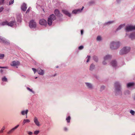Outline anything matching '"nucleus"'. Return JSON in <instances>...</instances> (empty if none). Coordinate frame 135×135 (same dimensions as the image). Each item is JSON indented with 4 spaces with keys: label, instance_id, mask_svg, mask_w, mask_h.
<instances>
[{
    "label": "nucleus",
    "instance_id": "f257e3e1",
    "mask_svg": "<svg viewBox=\"0 0 135 135\" xmlns=\"http://www.w3.org/2000/svg\"><path fill=\"white\" fill-rule=\"evenodd\" d=\"M1 25L3 26L8 25L13 27H15L16 26V23L15 21H11L8 23L7 21H5L2 22L1 23Z\"/></svg>",
    "mask_w": 135,
    "mask_h": 135
},
{
    "label": "nucleus",
    "instance_id": "f03ea898",
    "mask_svg": "<svg viewBox=\"0 0 135 135\" xmlns=\"http://www.w3.org/2000/svg\"><path fill=\"white\" fill-rule=\"evenodd\" d=\"M55 16L54 15L52 14L51 15H50L48 19V25L49 26L51 25H52V22L54 20H55Z\"/></svg>",
    "mask_w": 135,
    "mask_h": 135
},
{
    "label": "nucleus",
    "instance_id": "7ed1b4c3",
    "mask_svg": "<svg viewBox=\"0 0 135 135\" xmlns=\"http://www.w3.org/2000/svg\"><path fill=\"white\" fill-rule=\"evenodd\" d=\"M133 30H135V26L129 25L127 26L126 28V35H128V32Z\"/></svg>",
    "mask_w": 135,
    "mask_h": 135
},
{
    "label": "nucleus",
    "instance_id": "20e7f679",
    "mask_svg": "<svg viewBox=\"0 0 135 135\" xmlns=\"http://www.w3.org/2000/svg\"><path fill=\"white\" fill-rule=\"evenodd\" d=\"M130 50V47H124L120 51V54L121 55L126 54L129 52Z\"/></svg>",
    "mask_w": 135,
    "mask_h": 135
},
{
    "label": "nucleus",
    "instance_id": "39448f33",
    "mask_svg": "<svg viewBox=\"0 0 135 135\" xmlns=\"http://www.w3.org/2000/svg\"><path fill=\"white\" fill-rule=\"evenodd\" d=\"M119 42H112L110 45V47L112 49H116L119 46Z\"/></svg>",
    "mask_w": 135,
    "mask_h": 135
},
{
    "label": "nucleus",
    "instance_id": "423d86ee",
    "mask_svg": "<svg viewBox=\"0 0 135 135\" xmlns=\"http://www.w3.org/2000/svg\"><path fill=\"white\" fill-rule=\"evenodd\" d=\"M36 25V22L33 20H31L29 22V26L31 28H35Z\"/></svg>",
    "mask_w": 135,
    "mask_h": 135
},
{
    "label": "nucleus",
    "instance_id": "0eeeda50",
    "mask_svg": "<svg viewBox=\"0 0 135 135\" xmlns=\"http://www.w3.org/2000/svg\"><path fill=\"white\" fill-rule=\"evenodd\" d=\"M116 88V91L117 93L120 92V85L118 82H117L115 84Z\"/></svg>",
    "mask_w": 135,
    "mask_h": 135
},
{
    "label": "nucleus",
    "instance_id": "6e6552de",
    "mask_svg": "<svg viewBox=\"0 0 135 135\" xmlns=\"http://www.w3.org/2000/svg\"><path fill=\"white\" fill-rule=\"evenodd\" d=\"M20 65V62L18 61H13L11 63V65L12 66H16L17 67V66Z\"/></svg>",
    "mask_w": 135,
    "mask_h": 135
},
{
    "label": "nucleus",
    "instance_id": "1a4fd4ad",
    "mask_svg": "<svg viewBox=\"0 0 135 135\" xmlns=\"http://www.w3.org/2000/svg\"><path fill=\"white\" fill-rule=\"evenodd\" d=\"M40 23L41 25H46L47 24V21L44 19H42L40 21Z\"/></svg>",
    "mask_w": 135,
    "mask_h": 135
},
{
    "label": "nucleus",
    "instance_id": "9d476101",
    "mask_svg": "<svg viewBox=\"0 0 135 135\" xmlns=\"http://www.w3.org/2000/svg\"><path fill=\"white\" fill-rule=\"evenodd\" d=\"M34 122L35 124L37 126H40V122H39L38 118L35 117L34 119Z\"/></svg>",
    "mask_w": 135,
    "mask_h": 135
},
{
    "label": "nucleus",
    "instance_id": "9b49d317",
    "mask_svg": "<svg viewBox=\"0 0 135 135\" xmlns=\"http://www.w3.org/2000/svg\"><path fill=\"white\" fill-rule=\"evenodd\" d=\"M0 42H1L4 43L5 44H8L9 43V42L7 41V40L5 39V38H2L0 36Z\"/></svg>",
    "mask_w": 135,
    "mask_h": 135
},
{
    "label": "nucleus",
    "instance_id": "f8f14e48",
    "mask_svg": "<svg viewBox=\"0 0 135 135\" xmlns=\"http://www.w3.org/2000/svg\"><path fill=\"white\" fill-rule=\"evenodd\" d=\"M111 57V56L109 55H107L105 56L104 58V61H103V64H106V63L105 62V61L107 60L108 59L110 58Z\"/></svg>",
    "mask_w": 135,
    "mask_h": 135
},
{
    "label": "nucleus",
    "instance_id": "ddd939ff",
    "mask_svg": "<svg viewBox=\"0 0 135 135\" xmlns=\"http://www.w3.org/2000/svg\"><path fill=\"white\" fill-rule=\"evenodd\" d=\"M84 8V7H83L82 9H78L77 10H75L73 11V13L76 14L80 12L83 10Z\"/></svg>",
    "mask_w": 135,
    "mask_h": 135
},
{
    "label": "nucleus",
    "instance_id": "4468645a",
    "mask_svg": "<svg viewBox=\"0 0 135 135\" xmlns=\"http://www.w3.org/2000/svg\"><path fill=\"white\" fill-rule=\"evenodd\" d=\"M19 126V125H18L16 126H15L14 128H13L10 130L9 131H8V134H10L13 132Z\"/></svg>",
    "mask_w": 135,
    "mask_h": 135
},
{
    "label": "nucleus",
    "instance_id": "2eb2a0df",
    "mask_svg": "<svg viewBox=\"0 0 135 135\" xmlns=\"http://www.w3.org/2000/svg\"><path fill=\"white\" fill-rule=\"evenodd\" d=\"M54 13L55 15L59 17L62 16V15L60 14L59 11L58 9H56L55 10Z\"/></svg>",
    "mask_w": 135,
    "mask_h": 135
},
{
    "label": "nucleus",
    "instance_id": "dca6fc26",
    "mask_svg": "<svg viewBox=\"0 0 135 135\" xmlns=\"http://www.w3.org/2000/svg\"><path fill=\"white\" fill-rule=\"evenodd\" d=\"M26 5L25 3L23 4L21 6V9L23 11H25L27 9Z\"/></svg>",
    "mask_w": 135,
    "mask_h": 135
},
{
    "label": "nucleus",
    "instance_id": "f3484780",
    "mask_svg": "<svg viewBox=\"0 0 135 135\" xmlns=\"http://www.w3.org/2000/svg\"><path fill=\"white\" fill-rule=\"evenodd\" d=\"M37 71L38 73L41 75H43L44 74L43 71L40 68H38L37 69Z\"/></svg>",
    "mask_w": 135,
    "mask_h": 135
},
{
    "label": "nucleus",
    "instance_id": "a211bd4d",
    "mask_svg": "<svg viewBox=\"0 0 135 135\" xmlns=\"http://www.w3.org/2000/svg\"><path fill=\"white\" fill-rule=\"evenodd\" d=\"M111 64L113 67H115L117 64L116 61L115 60H113L111 62Z\"/></svg>",
    "mask_w": 135,
    "mask_h": 135
},
{
    "label": "nucleus",
    "instance_id": "6ab92c4d",
    "mask_svg": "<svg viewBox=\"0 0 135 135\" xmlns=\"http://www.w3.org/2000/svg\"><path fill=\"white\" fill-rule=\"evenodd\" d=\"M62 12L64 14L70 17V14L67 11L65 10H62Z\"/></svg>",
    "mask_w": 135,
    "mask_h": 135
},
{
    "label": "nucleus",
    "instance_id": "aec40b11",
    "mask_svg": "<svg viewBox=\"0 0 135 135\" xmlns=\"http://www.w3.org/2000/svg\"><path fill=\"white\" fill-rule=\"evenodd\" d=\"M129 37L132 39L135 38V33L131 34L129 35Z\"/></svg>",
    "mask_w": 135,
    "mask_h": 135
},
{
    "label": "nucleus",
    "instance_id": "412c9836",
    "mask_svg": "<svg viewBox=\"0 0 135 135\" xmlns=\"http://www.w3.org/2000/svg\"><path fill=\"white\" fill-rule=\"evenodd\" d=\"M30 122L29 120L28 119H24L23 121V124H24L26 123H29Z\"/></svg>",
    "mask_w": 135,
    "mask_h": 135
},
{
    "label": "nucleus",
    "instance_id": "4be33fe9",
    "mask_svg": "<svg viewBox=\"0 0 135 135\" xmlns=\"http://www.w3.org/2000/svg\"><path fill=\"white\" fill-rule=\"evenodd\" d=\"M28 111V110H26V111H22L21 112V114L22 115H24L25 114H27Z\"/></svg>",
    "mask_w": 135,
    "mask_h": 135
},
{
    "label": "nucleus",
    "instance_id": "5701e85b",
    "mask_svg": "<svg viewBox=\"0 0 135 135\" xmlns=\"http://www.w3.org/2000/svg\"><path fill=\"white\" fill-rule=\"evenodd\" d=\"M134 85V83H129L127 84V87H129L131 86H132Z\"/></svg>",
    "mask_w": 135,
    "mask_h": 135
},
{
    "label": "nucleus",
    "instance_id": "b1692460",
    "mask_svg": "<svg viewBox=\"0 0 135 135\" xmlns=\"http://www.w3.org/2000/svg\"><path fill=\"white\" fill-rule=\"evenodd\" d=\"M86 85L89 88H91L92 87V85L89 83H86Z\"/></svg>",
    "mask_w": 135,
    "mask_h": 135
},
{
    "label": "nucleus",
    "instance_id": "393cba45",
    "mask_svg": "<svg viewBox=\"0 0 135 135\" xmlns=\"http://www.w3.org/2000/svg\"><path fill=\"white\" fill-rule=\"evenodd\" d=\"M5 127L4 126H3L1 129L0 131V133H3L4 130L5 129Z\"/></svg>",
    "mask_w": 135,
    "mask_h": 135
},
{
    "label": "nucleus",
    "instance_id": "a878e982",
    "mask_svg": "<svg viewBox=\"0 0 135 135\" xmlns=\"http://www.w3.org/2000/svg\"><path fill=\"white\" fill-rule=\"evenodd\" d=\"M94 65L93 64H91L90 65V69L91 70H92L93 69H94Z\"/></svg>",
    "mask_w": 135,
    "mask_h": 135
},
{
    "label": "nucleus",
    "instance_id": "bb28decb",
    "mask_svg": "<svg viewBox=\"0 0 135 135\" xmlns=\"http://www.w3.org/2000/svg\"><path fill=\"white\" fill-rule=\"evenodd\" d=\"M2 80L3 81H7V79L5 77H4L2 78Z\"/></svg>",
    "mask_w": 135,
    "mask_h": 135
},
{
    "label": "nucleus",
    "instance_id": "cd10ccee",
    "mask_svg": "<svg viewBox=\"0 0 135 135\" xmlns=\"http://www.w3.org/2000/svg\"><path fill=\"white\" fill-rule=\"evenodd\" d=\"M125 26V25L124 24H123V25H120L119 27H118V28H117V30H120L121 29V28L123 26Z\"/></svg>",
    "mask_w": 135,
    "mask_h": 135
},
{
    "label": "nucleus",
    "instance_id": "c85d7f7f",
    "mask_svg": "<svg viewBox=\"0 0 135 135\" xmlns=\"http://www.w3.org/2000/svg\"><path fill=\"white\" fill-rule=\"evenodd\" d=\"M4 57V54H0V59H2Z\"/></svg>",
    "mask_w": 135,
    "mask_h": 135
},
{
    "label": "nucleus",
    "instance_id": "c756f323",
    "mask_svg": "<svg viewBox=\"0 0 135 135\" xmlns=\"http://www.w3.org/2000/svg\"><path fill=\"white\" fill-rule=\"evenodd\" d=\"M70 116H69L66 118V120L69 123L70 122Z\"/></svg>",
    "mask_w": 135,
    "mask_h": 135
},
{
    "label": "nucleus",
    "instance_id": "7c9ffc66",
    "mask_svg": "<svg viewBox=\"0 0 135 135\" xmlns=\"http://www.w3.org/2000/svg\"><path fill=\"white\" fill-rule=\"evenodd\" d=\"M40 132V131H36L34 132V134L35 135L37 134Z\"/></svg>",
    "mask_w": 135,
    "mask_h": 135
},
{
    "label": "nucleus",
    "instance_id": "2f4dec72",
    "mask_svg": "<svg viewBox=\"0 0 135 135\" xmlns=\"http://www.w3.org/2000/svg\"><path fill=\"white\" fill-rule=\"evenodd\" d=\"M90 56H88L87 58H86V59H87L86 62H88L89 61V60L90 59Z\"/></svg>",
    "mask_w": 135,
    "mask_h": 135
},
{
    "label": "nucleus",
    "instance_id": "473e14b6",
    "mask_svg": "<svg viewBox=\"0 0 135 135\" xmlns=\"http://www.w3.org/2000/svg\"><path fill=\"white\" fill-rule=\"evenodd\" d=\"M101 39V37L99 36H98L97 38V40L98 41H100Z\"/></svg>",
    "mask_w": 135,
    "mask_h": 135
},
{
    "label": "nucleus",
    "instance_id": "72a5a7b5",
    "mask_svg": "<svg viewBox=\"0 0 135 135\" xmlns=\"http://www.w3.org/2000/svg\"><path fill=\"white\" fill-rule=\"evenodd\" d=\"M14 0H10V1L9 2V4H11L13 3L14 2Z\"/></svg>",
    "mask_w": 135,
    "mask_h": 135
},
{
    "label": "nucleus",
    "instance_id": "f704fd0d",
    "mask_svg": "<svg viewBox=\"0 0 135 135\" xmlns=\"http://www.w3.org/2000/svg\"><path fill=\"white\" fill-rule=\"evenodd\" d=\"M93 59H94V60L96 61H97L98 60V59H97V57L96 56L94 57Z\"/></svg>",
    "mask_w": 135,
    "mask_h": 135
},
{
    "label": "nucleus",
    "instance_id": "c9c22d12",
    "mask_svg": "<svg viewBox=\"0 0 135 135\" xmlns=\"http://www.w3.org/2000/svg\"><path fill=\"white\" fill-rule=\"evenodd\" d=\"M27 133L29 135H32L33 134V133L31 132L28 131Z\"/></svg>",
    "mask_w": 135,
    "mask_h": 135
},
{
    "label": "nucleus",
    "instance_id": "e433bc0d",
    "mask_svg": "<svg viewBox=\"0 0 135 135\" xmlns=\"http://www.w3.org/2000/svg\"><path fill=\"white\" fill-rule=\"evenodd\" d=\"M130 112L132 115H133L134 114V112L132 110H131Z\"/></svg>",
    "mask_w": 135,
    "mask_h": 135
},
{
    "label": "nucleus",
    "instance_id": "4c0bfd02",
    "mask_svg": "<svg viewBox=\"0 0 135 135\" xmlns=\"http://www.w3.org/2000/svg\"><path fill=\"white\" fill-rule=\"evenodd\" d=\"M83 48V46H79V50H81Z\"/></svg>",
    "mask_w": 135,
    "mask_h": 135
},
{
    "label": "nucleus",
    "instance_id": "58836bf2",
    "mask_svg": "<svg viewBox=\"0 0 135 135\" xmlns=\"http://www.w3.org/2000/svg\"><path fill=\"white\" fill-rule=\"evenodd\" d=\"M27 89L28 90H29V91H30L31 92H33V91H32V90L31 89H30V88H29L27 87Z\"/></svg>",
    "mask_w": 135,
    "mask_h": 135
},
{
    "label": "nucleus",
    "instance_id": "ea45409f",
    "mask_svg": "<svg viewBox=\"0 0 135 135\" xmlns=\"http://www.w3.org/2000/svg\"><path fill=\"white\" fill-rule=\"evenodd\" d=\"M32 70H33V72H34V73H36V70L35 69L33 68H32Z\"/></svg>",
    "mask_w": 135,
    "mask_h": 135
},
{
    "label": "nucleus",
    "instance_id": "a19ab883",
    "mask_svg": "<svg viewBox=\"0 0 135 135\" xmlns=\"http://www.w3.org/2000/svg\"><path fill=\"white\" fill-rule=\"evenodd\" d=\"M30 7H29L27 10V11H26V13H28L29 11H30Z\"/></svg>",
    "mask_w": 135,
    "mask_h": 135
},
{
    "label": "nucleus",
    "instance_id": "79ce46f5",
    "mask_svg": "<svg viewBox=\"0 0 135 135\" xmlns=\"http://www.w3.org/2000/svg\"><path fill=\"white\" fill-rule=\"evenodd\" d=\"M3 9V7H1L0 8V12H1Z\"/></svg>",
    "mask_w": 135,
    "mask_h": 135
},
{
    "label": "nucleus",
    "instance_id": "37998d69",
    "mask_svg": "<svg viewBox=\"0 0 135 135\" xmlns=\"http://www.w3.org/2000/svg\"><path fill=\"white\" fill-rule=\"evenodd\" d=\"M4 0H1V2H0V4H2L3 3V2Z\"/></svg>",
    "mask_w": 135,
    "mask_h": 135
},
{
    "label": "nucleus",
    "instance_id": "c03bdc74",
    "mask_svg": "<svg viewBox=\"0 0 135 135\" xmlns=\"http://www.w3.org/2000/svg\"><path fill=\"white\" fill-rule=\"evenodd\" d=\"M18 21L19 22H20L21 21V18L20 17L19 18V19H18Z\"/></svg>",
    "mask_w": 135,
    "mask_h": 135
},
{
    "label": "nucleus",
    "instance_id": "a18cd8bd",
    "mask_svg": "<svg viewBox=\"0 0 135 135\" xmlns=\"http://www.w3.org/2000/svg\"><path fill=\"white\" fill-rule=\"evenodd\" d=\"M113 22L112 21H110L109 22H108L107 23V24H108V23H112Z\"/></svg>",
    "mask_w": 135,
    "mask_h": 135
},
{
    "label": "nucleus",
    "instance_id": "49530a36",
    "mask_svg": "<svg viewBox=\"0 0 135 135\" xmlns=\"http://www.w3.org/2000/svg\"><path fill=\"white\" fill-rule=\"evenodd\" d=\"M81 35H82L83 33V30H81Z\"/></svg>",
    "mask_w": 135,
    "mask_h": 135
},
{
    "label": "nucleus",
    "instance_id": "de8ad7c7",
    "mask_svg": "<svg viewBox=\"0 0 135 135\" xmlns=\"http://www.w3.org/2000/svg\"><path fill=\"white\" fill-rule=\"evenodd\" d=\"M0 68H7V67H0Z\"/></svg>",
    "mask_w": 135,
    "mask_h": 135
},
{
    "label": "nucleus",
    "instance_id": "09e8293b",
    "mask_svg": "<svg viewBox=\"0 0 135 135\" xmlns=\"http://www.w3.org/2000/svg\"><path fill=\"white\" fill-rule=\"evenodd\" d=\"M67 128H66L65 127V128H64V130L65 131H67Z\"/></svg>",
    "mask_w": 135,
    "mask_h": 135
},
{
    "label": "nucleus",
    "instance_id": "8fccbe9b",
    "mask_svg": "<svg viewBox=\"0 0 135 135\" xmlns=\"http://www.w3.org/2000/svg\"><path fill=\"white\" fill-rule=\"evenodd\" d=\"M1 71V73H2V71H3L2 70H1V71Z\"/></svg>",
    "mask_w": 135,
    "mask_h": 135
},
{
    "label": "nucleus",
    "instance_id": "3c124183",
    "mask_svg": "<svg viewBox=\"0 0 135 135\" xmlns=\"http://www.w3.org/2000/svg\"><path fill=\"white\" fill-rule=\"evenodd\" d=\"M102 88H104V86H102Z\"/></svg>",
    "mask_w": 135,
    "mask_h": 135
},
{
    "label": "nucleus",
    "instance_id": "603ef678",
    "mask_svg": "<svg viewBox=\"0 0 135 135\" xmlns=\"http://www.w3.org/2000/svg\"><path fill=\"white\" fill-rule=\"evenodd\" d=\"M37 78V77H36V78H35V79H36V78Z\"/></svg>",
    "mask_w": 135,
    "mask_h": 135
},
{
    "label": "nucleus",
    "instance_id": "864d4df0",
    "mask_svg": "<svg viewBox=\"0 0 135 135\" xmlns=\"http://www.w3.org/2000/svg\"><path fill=\"white\" fill-rule=\"evenodd\" d=\"M26 118H27V116H26Z\"/></svg>",
    "mask_w": 135,
    "mask_h": 135
}]
</instances>
